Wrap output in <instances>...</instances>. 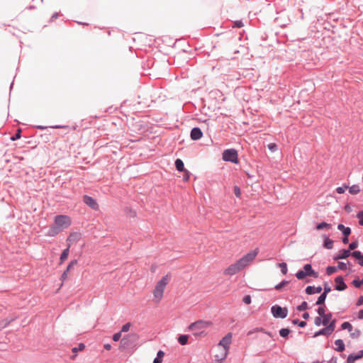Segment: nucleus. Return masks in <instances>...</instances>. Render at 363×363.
<instances>
[{
	"label": "nucleus",
	"instance_id": "nucleus-41",
	"mask_svg": "<svg viewBox=\"0 0 363 363\" xmlns=\"http://www.w3.org/2000/svg\"><path fill=\"white\" fill-rule=\"evenodd\" d=\"M21 137V129H18L16 133L15 134H13L11 137V141H16L18 139H20Z\"/></svg>",
	"mask_w": 363,
	"mask_h": 363
},
{
	"label": "nucleus",
	"instance_id": "nucleus-21",
	"mask_svg": "<svg viewBox=\"0 0 363 363\" xmlns=\"http://www.w3.org/2000/svg\"><path fill=\"white\" fill-rule=\"evenodd\" d=\"M335 345L336 347L335 350L339 352H342L345 350V345L342 340L337 339L335 341Z\"/></svg>",
	"mask_w": 363,
	"mask_h": 363
},
{
	"label": "nucleus",
	"instance_id": "nucleus-2",
	"mask_svg": "<svg viewBox=\"0 0 363 363\" xmlns=\"http://www.w3.org/2000/svg\"><path fill=\"white\" fill-rule=\"evenodd\" d=\"M295 275L298 280H303L307 277L318 278V272L313 269L311 264H306L303 266V269L298 270Z\"/></svg>",
	"mask_w": 363,
	"mask_h": 363
},
{
	"label": "nucleus",
	"instance_id": "nucleus-26",
	"mask_svg": "<svg viewBox=\"0 0 363 363\" xmlns=\"http://www.w3.org/2000/svg\"><path fill=\"white\" fill-rule=\"evenodd\" d=\"M336 320H332L328 325H324L328 332L331 335L335 329Z\"/></svg>",
	"mask_w": 363,
	"mask_h": 363
},
{
	"label": "nucleus",
	"instance_id": "nucleus-35",
	"mask_svg": "<svg viewBox=\"0 0 363 363\" xmlns=\"http://www.w3.org/2000/svg\"><path fill=\"white\" fill-rule=\"evenodd\" d=\"M292 323L294 325H297L300 328H305L307 325L306 322L304 320H300L298 318L292 320Z\"/></svg>",
	"mask_w": 363,
	"mask_h": 363
},
{
	"label": "nucleus",
	"instance_id": "nucleus-19",
	"mask_svg": "<svg viewBox=\"0 0 363 363\" xmlns=\"http://www.w3.org/2000/svg\"><path fill=\"white\" fill-rule=\"evenodd\" d=\"M352 257L357 260L358 264L363 267V254L359 250L352 252Z\"/></svg>",
	"mask_w": 363,
	"mask_h": 363
},
{
	"label": "nucleus",
	"instance_id": "nucleus-34",
	"mask_svg": "<svg viewBox=\"0 0 363 363\" xmlns=\"http://www.w3.org/2000/svg\"><path fill=\"white\" fill-rule=\"evenodd\" d=\"M342 330H347L349 332H352L353 330V327L350 322H344L341 324Z\"/></svg>",
	"mask_w": 363,
	"mask_h": 363
},
{
	"label": "nucleus",
	"instance_id": "nucleus-52",
	"mask_svg": "<svg viewBox=\"0 0 363 363\" xmlns=\"http://www.w3.org/2000/svg\"><path fill=\"white\" fill-rule=\"evenodd\" d=\"M337 268L342 271L346 270L347 264L343 262H339Z\"/></svg>",
	"mask_w": 363,
	"mask_h": 363
},
{
	"label": "nucleus",
	"instance_id": "nucleus-3",
	"mask_svg": "<svg viewBox=\"0 0 363 363\" xmlns=\"http://www.w3.org/2000/svg\"><path fill=\"white\" fill-rule=\"evenodd\" d=\"M53 223L62 231L72 225V219L67 215H57L54 217Z\"/></svg>",
	"mask_w": 363,
	"mask_h": 363
},
{
	"label": "nucleus",
	"instance_id": "nucleus-33",
	"mask_svg": "<svg viewBox=\"0 0 363 363\" xmlns=\"http://www.w3.org/2000/svg\"><path fill=\"white\" fill-rule=\"evenodd\" d=\"M309 308L308 304L306 301H303L301 304L296 306L298 311H304Z\"/></svg>",
	"mask_w": 363,
	"mask_h": 363
},
{
	"label": "nucleus",
	"instance_id": "nucleus-1",
	"mask_svg": "<svg viewBox=\"0 0 363 363\" xmlns=\"http://www.w3.org/2000/svg\"><path fill=\"white\" fill-rule=\"evenodd\" d=\"M211 325V323L209 321H204L202 320H199L195 321L194 323H191L189 325L188 329H189V330L194 331L193 335L194 336H202V335H206L204 329L207 328Z\"/></svg>",
	"mask_w": 363,
	"mask_h": 363
},
{
	"label": "nucleus",
	"instance_id": "nucleus-31",
	"mask_svg": "<svg viewBox=\"0 0 363 363\" xmlns=\"http://www.w3.org/2000/svg\"><path fill=\"white\" fill-rule=\"evenodd\" d=\"M189 335H180L178 337V342L182 345H186L188 344Z\"/></svg>",
	"mask_w": 363,
	"mask_h": 363
},
{
	"label": "nucleus",
	"instance_id": "nucleus-49",
	"mask_svg": "<svg viewBox=\"0 0 363 363\" xmlns=\"http://www.w3.org/2000/svg\"><path fill=\"white\" fill-rule=\"evenodd\" d=\"M314 324L316 326H320L321 325H323L324 326V323H323L322 317H320V316L316 317L314 320Z\"/></svg>",
	"mask_w": 363,
	"mask_h": 363
},
{
	"label": "nucleus",
	"instance_id": "nucleus-62",
	"mask_svg": "<svg viewBox=\"0 0 363 363\" xmlns=\"http://www.w3.org/2000/svg\"><path fill=\"white\" fill-rule=\"evenodd\" d=\"M357 318L360 320L363 319V309L359 311Z\"/></svg>",
	"mask_w": 363,
	"mask_h": 363
},
{
	"label": "nucleus",
	"instance_id": "nucleus-15",
	"mask_svg": "<svg viewBox=\"0 0 363 363\" xmlns=\"http://www.w3.org/2000/svg\"><path fill=\"white\" fill-rule=\"evenodd\" d=\"M363 357V350L359 351L357 353L350 354L347 358V363H354L356 360Z\"/></svg>",
	"mask_w": 363,
	"mask_h": 363
},
{
	"label": "nucleus",
	"instance_id": "nucleus-7",
	"mask_svg": "<svg viewBox=\"0 0 363 363\" xmlns=\"http://www.w3.org/2000/svg\"><path fill=\"white\" fill-rule=\"evenodd\" d=\"M168 283V276L163 277L156 284L154 289V296L155 298H161L165 286Z\"/></svg>",
	"mask_w": 363,
	"mask_h": 363
},
{
	"label": "nucleus",
	"instance_id": "nucleus-50",
	"mask_svg": "<svg viewBox=\"0 0 363 363\" xmlns=\"http://www.w3.org/2000/svg\"><path fill=\"white\" fill-rule=\"evenodd\" d=\"M352 284L355 288H360L362 286L361 279H359V278L353 279V281H352Z\"/></svg>",
	"mask_w": 363,
	"mask_h": 363
},
{
	"label": "nucleus",
	"instance_id": "nucleus-5",
	"mask_svg": "<svg viewBox=\"0 0 363 363\" xmlns=\"http://www.w3.org/2000/svg\"><path fill=\"white\" fill-rule=\"evenodd\" d=\"M222 159L225 162L238 164L239 163L238 152L235 148L225 150L222 153Z\"/></svg>",
	"mask_w": 363,
	"mask_h": 363
},
{
	"label": "nucleus",
	"instance_id": "nucleus-20",
	"mask_svg": "<svg viewBox=\"0 0 363 363\" xmlns=\"http://www.w3.org/2000/svg\"><path fill=\"white\" fill-rule=\"evenodd\" d=\"M323 247L328 250H331L333 247V240L329 238L327 235H323Z\"/></svg>",
	"mask_w": 363,
	"mask_h": 363
},
{
	"label": "nucleus",
	"instance_id": "nucleus-14",
	"mask_svg": "<svg viewBox=\"0 0 363 363\" xmlns=\"http://www.w3.org/2000/svg\"><path fill=\"white\" fill-rule=\"evenodd\" d=\"M350 256H352V252H350V250L347 249H342L339 251L338 254L333 257V259L336 261L339 259H347Z\"/></svg>",
	"mask_w": 363,
	"mask_h": 363
},
{
	"label": "nucleus",
	"instance_id": "nucleus-58",
	"mask_svg": "<svg viewBox=\"0 0 363 363\" xmlns=\"http://www.w3.org/2000/svg\"><path fill=\"white\" fill-rule=\"evenodd\" d=\"M77 264V259H73L72 260L69 264H68V266L67 267V269L70 271V269L75 265Z\"/></svg>",
	"mask_w": 363,
	"mask_h": 363
},
{
	"label": "nucleus",
	"instance_id": "nucleus-9",
	"mask_svg": "<svg viewBox=\"0 0 363 363\" xmlns=\"http://www.w3.org/2000/svg\"><path fill=\"white\" fill-rule=\"evenodd\" d=\"M257 255V249L247 252L242 258L238 259L239 264H241L245 268L250 262H252L255 258Z\"/></svg>",
	"mask_w": 363,
	"mask_h": 363
},
{
	"label": "nucleus",
	"instance_id": "nucleus-13",
	"mask_svg": "<svg viewBox=\"0 0 363 363\" xmlns=\"http://www.w3.org/2000/svg\"><path fill=\"white\" fill-rule=\"evenodd\" d=\"M203 137V132L199 127H194L191 130L190 138L192 140H198Z\"/></svg>",
	"mask_w": 363,
	"mask_h": 363
},
{
	"label": "nucleus",
	"instance_id": "nucleus-4",
	"mask_svg": "<svg viewBox=\"0 0 363 363\" xmlns=\"http://www.w3.org/2000/svg\"><path fill=\"white\" fill-rule=\"evenodd\" d=\"M138 339L139 337L135 333L126 335L122 338L121 345L123 348L126 350L132 349L136 346Z\"/></svg>",
	"mask_w": 363,
	"mask_h": 363
},
{
	"label": "nucleus",
	"instance_id": "nucleus-30",
	"mask_svg": "<svg viewBox=\"0 0 363 363\" xmlns=\"http://www.w3.org/2000/svg\"><path fill=\"white\" fill-rule=\"evenodd\" d=\"M291 333V330L289 328H284L279 330V333L281 337L287 339Z\"/></svg>",
	"mask_w": 363,
	"mask_h": 363
},
{
	"label": "nucleus",
	"instance_id": "nucleus-22",
	"mask_svg": "<svg viewBox=\"0 0 363 363\" xmlns=\"http://www.w3.org/2000/svg\"><path fill=\"white\" fill-rule=\"evenodd\" d=\"M174 165L176 169L179 172H182L186 169L183 161L179 158L176 159L174 162Z\"/></svg>",
	"mask_w": 363,
	"mask_h": 363
},
{
	"label": "nucleus",
	"instance_id": "nucleus-56",
	"mask_svg": "<svg viewBox=\"0 0 363 363\" xmlns=\"http://www.w3.org/2000/svg\"><path fill=\"white\" fill-rule=\"evenodd\" d=\"M242 301L245 303V304H250L251 302H252V299H251V296L250 295H246L243 297L242 298Z\"/></svg>",
	"mask_w": 363,
	"mask_h": 363
},
{
	"label": "nucleus",
	"instance_id": "nucleus-61",
	"mask_svg": "<svg viewBox=\"0 0 363 363\" xmlns=\"http://www.w3.org/2000/svg\"><path fill=\"white\" fill-rule=\"evenodd\" d=\"M164 356V351L162 350H159L157 353V356H156V358H158V359H163Z\"/></svg>",
	"mask_w": 363,
	"mask_h": 363
},
{
	"label": "nucleus",
	"instance_id": "nucleus-6",
	"mask_svg": "<svg viewBox=\"0 0 363 363\" xmlns=\"http://www.w3.org/2000/svg\"><path fill=\"white\" fill-rule=\"evenodd\" d=\"M288 308L286 307H281L278 304H275L271 307V313L274 318L284 319L288 315Z\"/></svg>",
	"mask_w": 363,
	"mask_h": 363
},
{
	"label": "nucleus",
	"instance_id": "nucleus-55",
	"mask_svg": "<svg viewBox=\"0 0 363 363\" xmlns=\"http://www.w3.org/2000/svg\"><path fill=\"white\" fill-rule=\"evenodd\" d=\"M69 270H67V269L63 272V273L61 275V278H60V280L64 282L67 279V276H68V273H69Z\"/></svg>",
	"mask_w": 363,
	"mask_h": 363
},
{
	"label": "nucleus",
	"instance_id": "nucleus-53",
	"mask_svg": "<svg viewBox=\"0 0 363 363\" xmlns=\"http://www.w3.org/2000/svg\"><path fill=\"white\" fill-rule=\"evenodd\" d=\"M332 290L331 287L328 285L327 282H325L323 284V293L328 294Z\"/></svg>",
	"mask_w": 363,
	"mask_h": 363
},
{
	"label": "nucleus",
	"instance_id": "nucleus-42",
	"mask_svg": "<svg viewBox=\"0 0 363 363\" xmlns=\"http://www.w3.org/2000/svg\"><path fill=\"white\" fill-rule=\"evenodd\" d=\"M337 268L335 266H328L326 268V274L330 276L337 271Z\"/></svg>",
	"mask_w": 363,
	"mask_h": 363
},
{
	"label": "nucleus",
	"instance_id": "nucleus-11",
	"mask_svg": "<svg viewBox=\"0 0 363 363\" xmlns=\"http://www.w3.org/2000/svg\"><path fill=\"white\" fill-rule=\"evenodd\" d=\"M244 269V267L239 264V261L238 260L235 263L230 264L225 270V274L227 275H234L240 270Z\"/></svg>",
	"mask_w": 363,
	"mask_h": 363
},
{
	"label": "nucleus",
	"instance_id": "nucleus-8",
	"mask_svg": "<svg viewBox=\"0 0 363 363\" xmlns=\"http://www.w3.org/2000/svg\"><path fill=\"white\" fill-rule=\"evenodd\" d=\"M232 333H227L218 342V346H222L224 348V354L223 357L220 359L221 360L225 359L229 349H230V345L232 341Z\"/></svg>",
	"mask_w": 363,
	"mask_h": 363
},
{
	"label": "nucleus",
	"instance_id": "nucleus-18",
	"mask_svg": "<svg viewBox=\"0 0 363 363\" xmlns=\"http://www.w3.org/2000/svg\"><path fill=\"white\" fill-rule=\"evenodd\" d=\"M81 238V233L77 232L71 233L67 238V242H77Z\"/></svg>",
	"mask_w": 363,
	"mask_h": 363
},
{
	"label": "nucleus",
	"instance_id": "nucleus-10",
	"mask_svg": "<svg viewBox=\"0 0 363 363\" xmlns=\"http://www.w3.org/2000/svg\"><path fill=\"white\" fill-rule=\"evenodd\" d=\"M83 202L88 206L89 208L94 211H97L99 209V206L97 203V201L93 197L89 195H84L82 197Z\"/></svg>",
	"mask_w": 363,
	"mask_h": 363
},
{
	"label": "nucleus",
	"instance_id": "nucleus-25",
	"mask_svg": "<svg viewBox=\"0 0 363 363\" xmlns=\"http://www.w3.org/2000/svg\"><path fill=\"white\" fill-rule=\"evenodd\" d=\"M70 246V243H69L68 247L66 249L63 250V251L62 252L60 257V264H62L67 258L69 252Z\"/></svg>",
	"mask_w": 363,
	"mask_h": 363
},
{
	"label": "nucleus",
	"instance_id": "nucleus-39",
	"mask_svg": "<svg viewBox=\"0 0 363 363\" xmlns=\"http://www.w3.org/2000/svg\"><path fill=\"white\" fill-rule=\"evenodd\" d=\"M358 245H359V242L357 240L352 241V242H350L349 244V247H348L347 250H350V252H351L352 250L353 252V251H354V250L356 248L358 247Z\"/></svg>",
	"mask_w": 363,
	"mask_h": 363
},
{
	"label": "nucleus",
	"instance_id": "nucleus-28",
	"mask_svg": "<svg viewBox=\"0 0 363 363\" xmlns=\"http://www.w3.org/2000/svg\"><path fill=\"white\" fill-rule=\"evenodd\" d=\"M327 296L328 294H325V293H322L318 298L316 302H315V305H318V306H323V305H325V299L327 298Z\"/></svg>",
	"mask_w": 363,
	"mask_h": 363
},
{
	"label": "nucleus",
	"instance_id": "nucleus-17",
	"mask_svg": "<svg viewBox=\"0 0 363 363\" xmlns=\"http://www.w3.org/2000/svg\"><path fill=\"white\" fill-rule=\"evenodd\" d=\"M60 232L61 230L54 223H52L51 225H50L45 235L48 237H55Z\"/></svg>",
	"mask_w": 363,
	"mask_h": 363
},
{
	"label": "nucleus",
	"instance_id": "nucleus-63",
	"mask_svg": "<svg viewBox=\"0 0 363 363\" xmlns=\"http://www.w3.org/2000/svg\"><path fill=\"white\" fill-rule=\"evenodd\" d=\"M337 358L336 357H333L327 363H337Z\"/></svg>",
	"mask_w": 363,
	"mask_h": 363
},
{
	"label": "nucleus",
	"instance_id": "nucleus-29",
	"mask_svg": "<svg viewBox=\"0 0 363 363\" xmlns=\"http://www.w3.org/2000/svg\"><path fill=\"white\" fill-rule=\"evenodd\" d=\"M320 335H325V336L330 335V333L328 332L327 329H325V327L315 332L313 335V337H317Z\"/></svg>",
	"mask_w": 363,
	"mask_h": 363
},
{
	"label": "nucleus",
	"instance_id": "nucleus-51",
	"mask_svg": "<svg viewBox=\"0 0 363 363\" xmlns=\"http://www.w3.org/2000/svg\"><path fill=\"white\" fill-rule=\"evenodd\" d=\"M130 325H131L130 323H126L125 324H124L122 326L121 332V333L128 332L130 330Z\"/></svg>",
	"mask_w": 363,
	"mask_h": 363
},
{
	"label": "nucleus",
	"instance_id": "nucleus-48",
	"mask_svg": "<svg viewBox=\"0 0 363 363\" xmlns=\"http://www.w3.org/2000/svg\"><path fill=\"white\" fill-rule=\"evenodd\" d=\"M182 172H184L183 178H182L183 181L184 182H188L189 180L190 175H191L190 172L188 171L187 169H185Z\"/></svg>",
	"mask_w": 363,
	"mask_h": 363
},
{
	"label": "nucleus",
	"instance_id": "nucleus-24",
	"mask_svg": "<svg viewBox=\"0 0 363 363\" xmlns=\"http://www.w3.org/2000/svg\"><path fill=\"white\" fill-rule=\"evenodd\" d=\"M332 228V225L330 223H328L325 221H323L321 223H318L315 228L318 230H323V229H330Z\"/></svg>",
	"mask_w": 363,
	"mask_h": 363
},
{
	"label": "nucleus",
	"instance_id": "nucleus-43",
	"mask_svg": "<svg viewBox=\"0 0 363 363\" xmlns=\"http://www.w3.org/2000/svg\"><path fill=\"white\" fill-rule=\"evenodd\" d=\"M347 188H348V185L343 184L342 186L337 187L335 189V191L339 194H342L345 193V189H347Z\"/></svg>",
	"mask_w": 363,
	"mask_h": 363
},
{
	"label": "nucleus",
	"instance_id": "nucleus-36",
	"mask_svg": "<svg viewBox=\"0 0 363 363\" xmlns=\"http://www.w3.org/2000/svg\"><path fill=\"white\" fill-rule=\"evenodd\" d=\"M289 283V281L286 279L282 280L281 282L275 285L274 289L277 291H280L284 286L287 285Z\"/></svg>",
	"mask_w": 363,
	"mask_h": 363
},
{
	"label": "nucleus",
	"instance_id": "nucleus-40",
	"mask_svg": "<svg viewBox=\"0 0 363 363\" xmlns=\"http://www.w3.org/2000/svg\"><path fill=\"white\" fill-rule=\"evenodd\" d=\"M316 312L320 317H323L325 314V305L319 306L316 310Z\"/></svg>",
	"mask_w": 363,
	"mask_h": 363
},
{
	"label": "nucleus",
	"instance_id": "nucleus-38",
	"mask_svg": "<svg viewBox=\"0 0 363 363\" xmlns=\"http://www.w3.org/2000/svg\"><path fill=\"white\" fill-rule=\"evenodd\" d=\"M278 266L281 269V272L283 274H286L288 272L287 264L286 262L278 263Z\"/></svg>",
	"mask_w": 363,
	"mask_h": 363
},
{
	"label": "nucleus",
	"instance_id": "nucleus-59",
	"mask_svg": "<svg viewBox=\"0 0 363 363\" xmlns=\"http://www.w3.org/2000/svg\"><path fill=\"white\" fill-rule=\"evenodd\" d=\"M244 26L242 21H236L234 22V27L235 28H241Z\"/></svg>",
	"mask_w": 363,
	"mask_h": 363
},
{
	"label": "nucleus",
	"instance_id": "nucleus-23",
	"mask_svg": "<svg viewBox=\"0 0 363 363\" xmlns=\"http://www.w3.org/2000/svg\"><path fill=\"white\" fill-rule=\"evenodd\" d=\"M337 229L342 232V235L351 234V228L350 227L345 226L343 224H338Z\"/></svg>",
	"mask_w": 363,
	"mask_h": 363
},
{
	"label": "nucleus",
	"instance_id": "nucleus-44",
	"mask_svg": "<svg viewBox=\"0 0 363 363\" xmlns=\"http://www.w3.org/2000/svg\"><path fill=\"white\" fill-rule=\"evenodd\" d=\"M361 335V331L359 329H355L353 332H350V337L353 339L358 338Z\"/></svg>",
	"mask_w": 363,
	"mask_h": 363
},
{
	"label": "nucleus",
	"instance_id": "nucleus-37",
	"mask_svg": "<svg viewBox=\"0 0 363 363\" xmlns=\"http://www.w3.org/2000/svg\"><path fill=\"white\" fill-rule=\"evenodd\" d=\"M85 348V345L82 342L79 343L77 347H74L72 349V352L73 353H77L79 351H82L84 350Z\"/></svg>",
	"mask_w": 363,
	"mask_h": 363
},
{
	"label": "nucleus",
	"instance_id": "nucleus-46",
	"mask_svg": "<svg viewBox=\"0 0 363 363\" xmlns=\"http://www.w3.org/2000/svg\"><path fill=\"white\" fill-rule=\"evenodd\" d=\"M267 148L272 152H274L278 150V146L274 143H271L267 145Z\"/></svg>",
	"mask_w": 363,
	"mask_h": 363
},
{
	"label": "nucleus",
	"instance_id": "nucleus-64",
	"mask_svg": "<svg viewBox=\"0 0 363 363\" xmlns=\"http://www.w3.org/2000/svg\"><path fill=\"white\" fill-rule=\"evenodd\" d=\"M310 317V315L308 312H304L303 314H302V318L305 320H307Z\"/></svg>",
	"mask_w": 363,
	"mask_h": 363
},
{
	"label": "nucleus",
	"instance_id": "nucleus-45",
	"mask_svg": "<svg viewBox=\"0 0 363 363\" xmlns=\"http://www.w3.org/2000/svg\"><path fill=\"white\" fill-rule=\"evenodd\" d=\"M357 218H358L359 225L363 226V210L357 213Z\"/></svg>",
	"mask_w": 363,
	"mask_h": 363
},
{
	"label": "nucleus",
	"instance_id": "nucleus-27",
	"mask_svg": "<svg viewBox=\"0 0 363 363\" xmlns=\"http://www.w3.org/2000/svg\"><path fill=\"white\" fill-rule=\"evenodd\" d=\"M347 189L349 190L350 194H351L352 195L357 194L361 191L360 187L358 184H353L351 186H348Z\"/></svg>",
	"mask_w": 363,
	"mask_h": 363
},
{
	"label": "nucleus",
	"instance_id": "nucleus-47",
	"mask_svg": "<svg viewBox=\"0 0 363 363\" xmlns=\"http://www.w3.org/2000/svg\"><path fill=\"white\" fill-rule=\"evenodd\" d=\"M11 320H7V319L0 321V330H2L3 328H6V326H8L9 325V323H11Z\"/></svg>",
	"mask_w": 363,
	"mask_h": 363
},
{
	"label": "nucleus",
	"instance_id": "nucleus-54",
	"mask_svg": "<svg viewBox=\"0 0 363 363\" xmlns=\"http://www.w3.org/2000/svg\"><path fill=\"white\" fill-rule=\"evenodd\" d=\"M234 194L237 198H240L241 196V190L238 186H234Z\"/></svg>",
	"mask_w": 363,
	"mask_h": 363
},
{
	"label": "nucleus",
	"instance_id": "nucleus-12",
	"mask_svg": "<svg viewBox=\"0 0 363 363\" xmlns=\"http://www.w3.org/2000/svg\"><path fill=\"white\" fill-rule=\"evenodd\" d=\"M335 285L334 288L337 291H342L347 288V286L345 282L344 278L342 276H338L335 277Z\"/></svg>",
	"mask_w": 363,
	"mask_h": 363
},
{
	"label": "nucleus",
	"instance_id": "nucleus-32",
	"mask_svg": "<svg viewBox=\"0 0 363 363\" xmlns=\"http://www.w3.org/2000/svg\"><path fill=\"white\" fill-rule=\"evenodd\" d=\"M333 313L331 312H329L328 313H325L323 317V320L324 323V325H328L332 320Z\"/></svg>",
	"mask_w": 363,
	"mask_h": 363
},
{
	"label": "nucleus",
	"instance_id": "nucleus-57",
	"mask_svg": "<svg viewBox=\"0 0 363 363\" xmlns=\"http://www.w3.org/2000/svg\"><path fill=\"white\" fill-rule=\"evenodd\" d=\"M121 337V332L116 333L113 334L112 339L114 342H118Z\"/></svg>",
	"mask_w": 363,
	"mask_h": 363
},
{
	"label": "nucleus",
	"instance_id": "nucleus-60",
	"mask_svg": "<svg viewBox=\"0 0 363 363\" xmlns=\"http://www.w3.org/2000/svg\"><path fill=\"white\" fill-rule=\"evenodd\" d=\"M349 236L350 235H343L342 241L345 245L349 244Z\"/></svg>",
	"mask_w": 363,
	"mask_h": 363
},
{
	"label": "nucleus",
	"instance_id": "nucleus-16",
	"mask_svg": "<svg viewBox=\"0 0 363 363\" xmlns=\"http://www.w3.org/2000/svg\"><path fill=\"white\" fill-rule=\"evenodd\" d=\"M323 288L320 286H308L305 289V292L308 295H313L314 294H319L322 291Z\"/></svg>",
	"mask_w": 363,
	"mask_h": 363
}]
</instances>
